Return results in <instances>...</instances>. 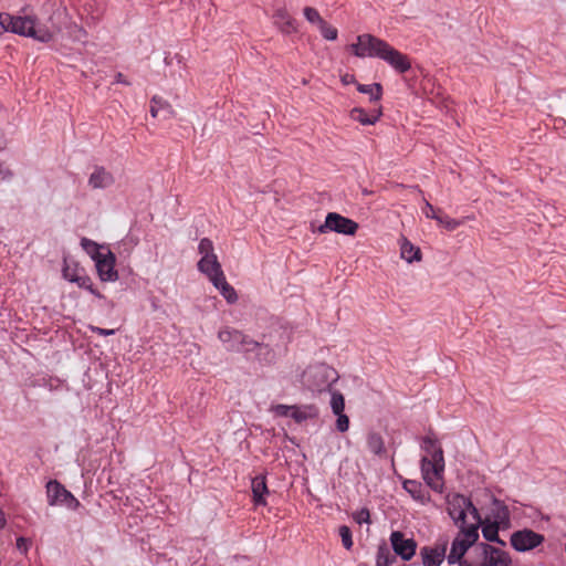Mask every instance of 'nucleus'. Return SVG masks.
Returning a JSON list of instances; mask_svg holds the SVG:
<instances>
[{"mask_svg": "<svg viewBox=\"0 0 566 566\" xmlns=\"http://www.w3.org/2000/svg\"><path fill=\"white\" fill-rule=\"evenodd\" d=\"M303 12H304L305 19L312 24H315L318 27L319 24H322L324 22V19L321 17L319 12L315 8L305 7Z\"/></svg>", "mask_w": 566, "mask_h": 566, "instance_id": "72a5a7b5", "label": "nucleus"}, {"mask_svg": "<svg viewBox=\"0 0 566 566\" xmlns=\"http://www.w3.org/2000/svg\"><path fill=\"white\" fill-rule=\"evenodd\" d=\"M115 81L116 83H122V84H125V85H129L130 83L126 80L125 75L122 74V73H117L115 75Z\"/></svg>", "mask_w": 566, "mask_h": 566, "instance_id": "09e8293b", "label": "nucleus"}, {"mask_svg": "<svg viewBox=\"0 0 566 566\" xmlns=\"http://www.w3.org/2000/svg\"><path fill=\"white\" fill-rule=\"evenodd\" d=\"M342 81H343L344 84L353 83L354 82V76L349 75V74H346L345 76H343Z\"/></svg>", "mask_w": 566, "mask_h": 566, "instance_id": "8fccbe9b", "label": "nucleus"}, {"mask_svg": "<svg viewBox=\"0 0 566 566\" xmlns=\"http://www.w3.org/2000/svg\"><path fill=\"white\" fill-rule=\"evenodd\" d=\"M396 559L387 546H379L376 558V566H389Z\"/></svg>", "mask_w": 566, "mask_h": 566, "instance_id": "c756f323", "label": "nucleus"}, {"mask_svg": "<svg viewBox=\"0 0 566 566\" xmlns=\"http://www.w3.org/2000/svg\"><path fill=\"white\" fill-rule=\"evenodd\" d=\"M6 147L4 136L0 133V151Z\"/></svg>", "mask_w": 566, "mask_h": 566, "instance_id": "603ef678", "label": "nucleus"}, {"mask_svg": "<svg viewBox=\"0 0 566 566\" xmlns=\"http://www.w3.org/2000/svg\"><path fill=\"white\" fill-rule=\"evenodd\" d=\"M331 407L334 413H340L344 412L345 409V399L344 396L338 392L334 391L331 397Z\"/></svg>", "mask_w": 566, "mask_h": 566, "instance_id": "2f4dec72", "label": "nucleus"}, {"mask_svg": "<svg viewBox=\"0 0 566 566\" xmlns=\"http://www.w3.org/2000/svg\"><path fill=\"white\" fill-rule=\"evenodd\" d=\"M357 90L360 93L368 94L370 101H379L382 95V86L379 83L374 84H358Z\"/></svg>", "mask_w": 566, "mask_h": 566, "instance_id": "a878e982", "label": "nucleus"}, {"mask_svg": "<svg viewBox=\"0 0 566 566\" xmlns=\"http://www.w3.org/2000/svg\"><path fill=\"white\" fill-rule=\"evenodd\" d=\"M474 551L482 557V560L462 563V566H512L510 554L492 545L481 543Z\"/></svg>", "mask_w": 566, "mask_h": 566, "instance_id": "39448f33", "label": "nucleus"}, {"mask_svg": "<svg viewBox=\"0 0 566 566\" xmlns=\"http://www.w3.org/2000/svg\"><path fill=\"white\" fill-rule=\"evenodd\" d=\"M337 416L336 428L340 432H345L349 428V418L344 413H335Z\"/></svg>", "mask_w": 566, "mask_h": 566, "instance_id": "ea45409f", "label": "nucleus"}, {"mask_svg": "<svg viewBox=\"0 0 566 566\" xmlns=\"http://www.w3.org/2000/svg\"><path fill=\"white\" fill-rule=\"evenodd\" d=\"M403 489L416 500L426 503L429 500V494L424 491L421 482L416 480H406Z\"/></svg>", "mask_w": 566, "mask_h": 566, "instance_id": "4be33fe9", "label": "nucleus"}, {"mask_svg": "<svg viewBox=\"0 0 566 566\" xmlns=\"http://www.w3.org/2000/svg\"><path fill=\"white\" fill-rule=\"evenodd\" d=\"M379 59L386 61L391 67L399 73H405L411 67V63L406 54H402L389 43L382 49Z\"/></svg>", "mask_w": 566, "mask_h": 566, "instance_id": "ddd939ff", "label": "nucleus"}, {"mask_svg": "<svg viewBox=\"0 0 566 566\" xmlns=\"http://www.w3.org/2000/svg\"><path fill=\"white\" fill-rule=\"evenodd\" d=\"M239 344L241 346V350L240 352H247V353L248 352H253L258 347H260V344L258 342L253 340L252 338H250L247 335H244L243 342H240Z\"/></svg>", "mask_w": 566, "mask_h": 566, "instance_id": "4c0bfd02", "label": "nucleus"}, {"mask_svg": "<svg viewBox=\"0 0 566 566\" xmlns=\"http://www.w3.org/2000/svg\"><path fill=\"white\" fill-rule=\"evenodd\" d=\"M253 500L256 505H265L264 495L268 493L266 480L264 475H258L252 480Z\"/></svg>", "mask_w": 566, "mask_h": 566, "instance_id": "aec40b11", "label": "nucleus"}, {"mask_svg": "<svg viewBox=\"0 0 566 566\" xmlns=\"http://www.w3.org/2000/svg\"><path fill=\"white\" fill-rule=\"evenodd\" d=\"M169 108L170 105L159 96H154L150 101V114L155 118L159 116L160 111Z\"/></svg>", "mask_w": 566, "mask_h": 566, "instance_id": "7c9ffc66", "label": "nucleus"}, {"mask_svg": "<svg viewBox=\"0 0 566 566\" xmlns=\"http://www.w3.org/2000/svg\"><path fill=\"white\" fill-rule=\"evenodd\" d=\"M274 412L281 417H290L291 406L277 405L273 408Z\"/></svg>", "mask_w": 566, "mask_h": 566, "instance_id": "c03bdc74", "label": "nucleus"}, {"mask_svg": "<svg viewBox=\"0 0 566 566\" xmlns=\"http://www.w3.org/2000/svg\"><path fill=\"white\" fill-rule=\"evenodd\" d=\"M198 250L199 253L202 254V256L216 255L213 252V243L208 238H203L200 240Z\"/></svg>", "mask_w": 566, "mask_h": 566, "instance_id": "f704fd0d", "label": "nucleus"}, {"mask_svg": "<svg viewBox=\"0 0 566 566\" xmlns=\"http://www.w3.org/2000/svg\"><path fill=\"white\" fill-rule=\"evenodd\" d=\"M63 275L70 282L76 283L80 287L88 290L91 293L99 296V294L93 289L91 279L84 274L83 269L76 266L65 265L63 269Z\"/></svg>", "mask_w": 566, "mask_h": 566, "instance_id": "dca6fc26", "label": "nucleus"}, {"mask_svg": "<svg viewBox=\"0 0 566 566\" xmlns=\"http://www.w3.org/2000/svg\"><path fill=\"white\" fill-rule=\"evenodd\" d=\"M494 517V523H490L482 526L483 537L489 542H496L501 545H505V543L499 537V527L501 524H505L509 522L507 507L504 505H499Z\"/></svg>", "mask_w": 566, "mask_h": 566, "instance_id": "f8f14e48", "label": "nucleus"}, {"mask_svg": "<svg viewBox=\"0 0 566 566\" xmlns=\"http://www.w3.org/2000/svg\"><path fill=\"white\" fill-rule=\"evenodd\" d=\"M358 228V223L354 220L337 212H329L325 218V222L321 224L317 230L319 233L334 231L346 235H354Z\"/></svg>", "mask_w": 566, "mask_h": 566, "instance_id": "0eeeda50", "label": "nucleus"}, {"mask_svg": "<svg viewBox=\"0 0 566 566\" xmlns=\"http://www.w3.org/2000/svg\"><path fill=\"white\" fill-rule=\"evenodd\" d=\"M353 518L356 523H369L370 522V513L367 509H361L353 514Z\"/></svg>", "mask_w": 566, "mask_h": 566, "instance_id": "a19ab883", "label": "nucleus"}, {"mask_svg": "<svg viewBox=\"0 0 566 566\" xmlns=\"http://www.w3.org/2000/svg\"><path fill=\"white\" fill-rule=\"evenodd\" d=\"M448 539H440L433 546L420 549L423 566H440L446 558Z\"/></svg>", "mask_w": 566, "mask_h": 566, "instance_id": "9d476101", "label": "nucleus"}, {"mask_svg": "<svg viewBox=\"0 0 566 566\" xmlns=\"http://www.w3.org/2000/svg\"><path fill=\"white\" fill-rule=\"evenodd\" d=\"M315 389L321 390V389H322V388H321V385H319V384H317V385L315 386Z\"/></svg>", "mask_w": 566, "mask_h": 566, "instance_id": "864d4df0", "label": "nucleus"}, {"mask_svg": "<svg viewBox=\"0 0 566 566\" xmlns=\"http://www.w3.org/2000/svg\"><path fill=\"white\" fill-rule=\"evenodd\" d=\"M46 493L50 505H55L57 503L66 504L69 506L72 503L78 505V501L73 496V494L55 480H51L48 482Z\"/></svg>", "mask_w": 566, "mask_h": 566, "instance_id": "9b49d317", "label": "nucleus"}, {"mask_svg": "<svg viewBox=\"0 0 566 566\" xmlns=\"http://www.w3.org/2000/svg\"><path fill=\"white\" fill-rule=\"evenodd\" d=\"M315 416V409L313 407L298 408L296 406H291L290 417L293 418L296 422H302L307 418Z\"/></svg>", "mask_w": 566, "mask_h": 566, "instance_id": "cd10ccee", "label": "nucleus"}, {"mask_svg": "<svg viewBox=\"0 0 566 566\" xmlns=\"http://www.w3.org/2000/svg\"><path fill=\"white\" fill-rule=\"evenodd\" d=\"M381 114L380 108L375 111L373 114H367L365 109L355 107L350 111V118L363 125H374L380 118Z\"/></svg>", "mask_w": 566, "mask_h": 566, "instance_id": "412c9836", "label": "nucleus"}, {"mask_svg": "<svg viewBox=\"0 0 566 566\" xmlns=\"http://www.w3.org/2000/svg\"><path fill=\"white\" fill-rule=\"evenodd\" d=\"M198 270L206 274L211 283L224 276L217 255L202 256L198 262Z\"/></svg>", "mask_w": 566, "mask_h": 566, "instance_id": "2eb2a0df", "label": "nucleus"}, {"mask_svg": "<svg viewBox=\"0 0 566 566\" xmlns=\"http://www.w3.org/2000/svg\"><path fill=\"white\" fill-rule=\"evenodd\" d=\"M106 251H96V254L93 255V260L96 263V269L98 275L102 281H116L118 279V273L115 270V255L108 249Z\"/></svg>", "mask_w": 566, "mask_h": 566, "instance_id": "6e6552de", "label": "nucleus"}, {"mask_svg": "<svg viewBox=\"0 0 566 566\" xmlns=\"http://www.w3.org/2000/svg\"><path fill=\"white\" fill-rule=\"evenodd\" d=\"M81 245L83 247L84 250H86L92 256L94 254H96V251H102L104 250L103 247H99L96 242L87 239V238H83L82 241H81Z\"/></svg>", "mask_w": 566, "mask_h": 566, "instance_id": "e433bc0d", "label": "nucleus"}, {"mask_svg": "<svg viewBox=\"0 0 566 566\" xmlns=\"http://www.w3.org/2000/svg\"><path fill=\"white\" fill-rule=\"evenodd\" d=\"M422 479L436 492L443 489L444 457L443 451H436L433 458L422 457L420 461Z\"/></svg>", "mask_w": 566, "mask_h": 566, "instance_id": "20e7f679", "label": "nucleus"}, {"mask_svg": "<svg viewBox=\"0 0 566 566\" xmlns=\"http://www.w3.org/2000/svg\"><path fill=\"white\" fill-rule=\"evenodd\" d=\"M10 22L4 23L6 32L10 31L19 35L30 36L40 42H50L59 32L57 27L48 28L35 23L31 17H14L10 14Z\"/></svg>", "mask_w": 566, "mask_h": 566, "instance_id": "f03ea898", "label": "nucleus"}, {"mask_svg": "<svg viewBox=\"0 0 566 566\" xmlns=\"http://www.w3.org/2000/svg\"><path fill=\"white\" fill-rule=\"evenodd\" d=\"M6 525V517L3 512L0 510V530L3 528Z\"/></svg>", "mask_w": 566, "mask_h": 566, "instance_id": "3c124183", "label": "nucleus"}, {"mask_svg": "<svg viewBox=\"0 0 566 566\" xmlns=\"http://www.w3.org/2000/svg\"><path fill=\"white\" fill-rule=\"evenodd\" d=\"M390 542L395 553L405 560H409L416 553L417 543L415 539L406 538L401 532H392Z\"/></svg>", "mask_w": 566, "mask_h": 566, "instance_id": "4468645a", "label": "nucleus"}, {"mask_svg": "<svg viewBox=\"0 0 566 566\" xmlns=\"http://www.w3.org/2000/svg\"><path fill=\"white\" fill-rule=\"evenodd\" d=\"M367 447L370 452L375 455L384 457L386 455L385 441L380 433L378 432H369L367 436Z\"/></svg>", "mask_w": 566, "mask_h": 566, "instance_id": "5701e85b", "label": "nucleus"}, {"mask_svg": "<svg viewBox=\"0 0 566 566\" xmlns=\"http://www.w3.org/2000/svg\"><path fill=\"white\" fill-rule=\"evenodd\" d=\"M274 24L280 28V30L283 33L290 34L292 32L296 31L295 22L291 18V15L287 13L286 10L280 9L277 10L274 15Z\"/></svg>", "mask_w": 566, "mask_h": 566, "instance_id": "6ab92c4d", "label": "nucleus"}, {"mask_svg": "<svg viewBox=\"0 0 566 566\" xmlns=\"http://www.w3.org/2000/svg\"><path fill=\"white\" fill-rule=\"evenodd\" d=\"M10 21L11 19L9 13H0V34L6 32L4 23Z\"/></svg>", "mask_w": 566, "mask_h": 566, "instance_id": "a18cd8bd", "label": "nucleus"}, {"mask_svg": "<svg viewBox=\"0 0 566 566\" xmlns=\"http://www.w3.org/2000/svg\"><path fill=\"white\" fill-rule=\"evenodd\" d=\"M544 537L532 530L514 532L511 536V545L518 552L535 548L543 542Z\"/></svg>", "mask_w": 566, "mask_h": 566, "instance_id": "1a4fd4ad", "label": "nucleus"}, {"mask_svg": "<svg viewBox=\"0 0 566 566\" xmlns=\"http://www.w3.org/2000/svg\"><path fill=\"white\" fill-rule=\"evenodd\" d=\"M400 254H401V258L405 259L409 263H411L413 261L421 260L420 249L415 247L412 243H410L407 240H403V242L401 244Z\"/></svg>", "mask_w": 566, "mask_h": 566, "instance_id": "393cba45", "label": "nucleus"}, {"mask_svg": "<svg viewBox=\"0 0 566 566\" xmlns=\"http://www.w3.org/2000/svg\"><path fill=\"white\" fill-rule=\"evenodd\" d=\"M221 293V295L227 300L228 303L233 304L238 300V295L233 286H231L227 280L226 275L220 280L212 283Z\"/></svg>", "mask_w": 566, "mask_h": 566, "instance_id": "b1692460", "label": "nucleus"}, {"mask_svg": "<svg viewBox=\"0 0 566 566\" xmlns=\"http://www.w3.org/2000/svg\"><path fill=\"white\" fill-rule=\"evenodd\" d=\"M447 512L459 528L475 522L476 526L482 525L478 509L463 494L453 493L447 496Z\"/></svg>", "mask_w": 566, "mask_h": 566, "instance_id": "f257e3e1", "label": "nucleus"}, {"mask_svg": "<svg viewBox=\"0 0 566 566\" xmlns=\"http://www.w3.org/2000/svg\"><path fill=\"white\" fill-rule=\"evenodd\" d=\"M114 184L113 175L104 167H95L94 171L88 178V185L93 189H104Z\"/></svg>", "mask_w": 566, "mask_h": 566, "instance_id": "a211bd4d", "label": "nucleus"}, {"mask_svg": "<svg viewBox=\"0 0 566 566\" xmlns=\"http://www.w3.org/2000/svg\"><path fill=\"white\" fill-rule=\"evenodd\" d=\"M479 528L480 526H476V522L471 523L470 526H463L459 528V533L453 539L450 553L447 556L449 564L458 563L460 566H462V563H471L470 560L464 559L463 556L468 549L479 539Z\"/></svg>", "mask_w": 566, "mask_h": 566, "instance_id": "7ed1b4c3", "label": "nucleus"}, {"mask_svg": "<svg viewBox=\"0 0 566 566\" xmlns=\"http://www.w3.org/2000/svg\"><path fill=\"white\" fill-rule=\"evenodd\" d=\"M421 449L426 452L424 457L433 458L436 451H443L438 441L427 436L422 439Z\"/></svg>", "mask_w": 566, "mask_h": 566, "instance_id": "c85d7f7f", "label": "nucleus"}, {"mask_svg": "<svg viewBox=\"0 0 566 566\" xmlns=\"http://www.w3.org/2000/svg\"><path fill=\"white\" fill-rule=\"evenodd\" d=\"M218 337L223 344H227V348L229 350H241V346L239 343L243 342L244 339V334L242 332L226 327L219 331Z\"/></svg>", "mask_w": 566, "mask_h": 566, "instance_id": "f3484780", "label": "nucleus"}, {"mask_svg": "<svg viewBox=\"0 0 566 566\" xmlns=\"http://www.w3.org/2000/svg\"><path fill=\"white\" fill-rule=\"evenodd\" d=\"M93 332L97 333L101 336H108V335H113L115 333L114 329H105V328H101V327H94Z\"/></svg>", "mask_w": 566, "mask_h": 566, "instance_id": "de8ad7c7", "label": "nucleus"}, {"mask_svg": "<svg viewBox=\"0 0 566 566\" xmlns=\"http://www.w3.org/2000/svg\"><path fill=\"white\" fill-rule=\"evenodd\" d=\"M339 536L345 548L349 549L353 546L352 532L348 526L339 527Z\"/></svg>", "mask_w": 566, "mask_h": 566, "instance_id": "c9c22d12", "label": "nucleus"}, {"mask_svg": "<svg viewBox=\"0 0 566 566\" xmlns=\"http://www.w3.org/2000/svg\"><path fill=\"white\" fill-rule=\"evenodd\" d=\"M317 28L324 39L329 40V41H334L337 39V35H338L337 29L332 27L331 24H328L325 20Z\"/></svg>", "mask_w": 566, "mask_h": 566, "instance_id": "473e14b6", "label": "nucleus"}, {"mask_svg": "<svg viewBox=\"0 0 566 566\" xmlns=\"http://www.w3.org/2000/svg\"><path fill=\"white\" fill-rule=\"evenodd\" d=\"M386 48V41L365 33L357 36V42L350 45V50L357 57H378L382 49Z\"/></svg>", "mask_w": 566, "mask_h": 566, "instance_id": "423d86ee", "label": "nucleus"}, {"mask_svg": "<svg viewBox=\"0 0 566 566\" xmlns=\"http://www.w3.org/2000/svg\"><path fill=\"white\" fill-rule=\"evenodd\" d=\"M11 176L10 170L0 161V180H6Z\"/></svg>", "mask_w": 566, "mask_h": 566, "instance_id": "49530a36", "label": "nucleus"}, {"mask_svg": "<svg viewBox=\"0 0 566 566\" xmlns=\"http://www.w3.org/2000/svg\"><path fill=\"white\" fill-rule=\"evenodd\" d=\"M326 373H327V368L324 365H321V366H316V367L310 368L305 373V377L314 376V377H322L323 378V377L326 376Z\"/></svg>", "mask_w": 566, "mask_h": 566, "instance_id": "79ce46f5", "label": "nucleus"}, {"mask_svg": "<svg viewBox=\"0 0 566 566\" xmlns=\"http://www.w3.org/2000/svg\"><path fill=\"white\" fill-rule=\"evenodd\" d=\"M436 221L448 231H453L463 223L461 220L450 218L441 209H438V218Z\"/></svg>", "mask_w": 566, "mask_h": 566, "instance_id": "bb28decb", "label": "nucleus"}, {"mask_svg": "<svg viewBox=\"0 0 566 566\" xmlns=\"http://www.w3.org/2000/svg\"><path fill=\"white\" fill-rule=\"evenodd\" d=\"M422 213L428 219L437 220L438 218V209H436L429 201L424 200L423 206L421 208Z\"/></svg>", "mask_w": 566, "mask_h": 566, "instance_id": "58836bf2", "label": "nucleus"}, {"mask_svg": "<svg viewBox=\"0 0 566 566\" xmlns=\"http://www.w3.org/2000/svg\"><path fill=\"white\" fill-rule=\"evenodd\" d=\"M31 546V539L25 537H18L17 538V548L20 553L27 554L29 548Z\"/></svg>", "mask_w": 566, "mask_h": 566, "instance_id": "37998d69", "label": "nucleus"}]
</instances>
